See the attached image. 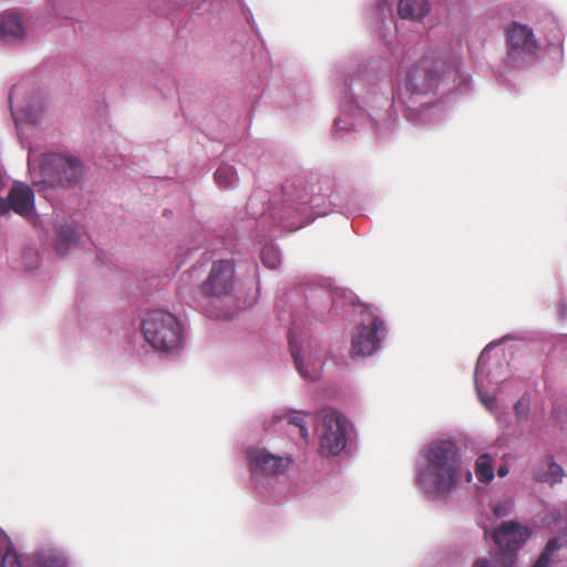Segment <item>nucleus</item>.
<instances>
[{
	"label": "nucleus",
	"instance_id": "nucleus-1",
	"mask_svg": "<svg viewBox=\"0 0 567 567\" xmlns=\"http://www.w3.org/2000/svg\"><path fill=\"white\" fill-rule=\"evenodd\" d=\"M426 470L424 478L435 493L452 491L461 480L463 473L466 483L472 482V473L463 471L462 458L456 444L451 440H435L431 442L424 453Z\"/></svg>",
	"mask_w": 567,
	"mask_h": 567
},
{
	"label": "nucleus",
	"instance_id": "nucleus-2",
	"mask_svg": "<svg viewBox=\"0 0 567 567\" xmlns=\"http://www.w3.org/2000/svg\"><path fill=\"white\" fill-rule=\"evenodd\" d=\"M142 331L147 343L158 352L175 354L185 346L184 327L171 312H148L142 321Z\"/></svg>",
	"mask_w": 567,
	"mask_h": 567
},
{
	"label": "nucleus",
	"instance_id": "nucleus-3",
	"mask_svg": "<svg viewBox=\"0 0 567 567\" xmlns=\"http://www.w3.org/2000/svg\"><path fill=\"white\" fill-rule=\"evenodd\" d=\"M441 79L442 63L426 56L410 68L404 87L411 94L424 95L436 89Z\"/></svg>",
	"mask_w": 567,
	"mask_h": 567
},
{
	"label": "nucleus",
	"instance_id": "nucleus-4",
	"mask_svg": "<svg viewBox=\"0 0 567 567\" xmlns=\"http://www.w3.org/2000/svg\"><path fill=\"white\" fill-rule=\"evenodd\" d=\"M507 54L512 61H524L537 55L540 45L533 30L517 22H513L506 30Z\"/></svg>",
	"mask_w": 567,
	"mask_h": 567
},
{
	"label": "nucleus",
	"instance_id": "nucleus-5",
	"mask_svg": "<svg viewBox=\"0 0 567 567\" xmlns=\"http://www.w3.org/2000/svg\"><path fill=\"white\" fill-rule=\"evenodd\" d=\"M247 460L254 477H276L282 475L292 462L288 456H278L265 449L248 450Z\"/></svg>",
	"mask_w": 567,
	"mask_h": 567
},
{
	"label": "nucleus",
	"instance_id": "nucleus-6",
	"mask_svg": "<svg viewBox=\"0 0 567 567\" xmlns=\"http://www.w3.org/2000/svg\"><path fill=\"white\" fill-rule=\"evenodd\" d=\"M234 286L235 264L231 260H218L213 264L202 291L205 296L220 298L230 295Z\"/></svg>",
	"mask_w": 567,
	"mask_h": 567
},
{
	"label": "nucleus",
	"instance_id": "nucleus-7",
	"mask_svg": "<svg viewBox=\"0 0 567 567\" xmlns=\"http://www.w3.org/2000/svg\"><path fill=\"white\" fill-rule=\"evenodd\" d=\"M323 413L320 447L334 455L346 446L347 420L333 410H327Z\"/></svg>",
	"mask_w": 567,
	"mask_h": 567
},
{
	"label": "nucleus",
	"instance_id": "nucleus-8",
	"mask_svg": "<svg viewBox=\"0 0 567 567\" xmlns=\"http://www.w3.org/2000/svg\"><path fill=\"white\" fill-rule=\"evenodd\" d=\"M384 332V322L379 317H374L370 324L358 328L357 334L352 339V355L373 354L380 347Z\"/></svg>",
	"mask_w": 567,
	"mask_h": 567
},
{
	"label": "nucleus",
	"instance_id": "nucleus-9",
	"mask_svg": "<svg viewBox=\"0 0 567 567\" xmlns=\"http://www.w3.org/2000/svg\"><path fill=\"white\" fill-rule=\"evenodd\" d=\"M34 192L23 183L14 184L6 198H0V216L14 212L21 217L30 216L34 210Z\"/></svg>",
	"mask_w": 567,
	"mask_h": 567
},
{
	"label": "nucleus",
	"instance_id": "nucleus-10",
	"mask_svg": "<svg viewBox=\"0 0 567 567\" xmlns=\"http://www.w3.org/2000/svg\"><path fill=\"white\" fill-rule=\"evenodd\" d=\"M42 172L45 176L43 184L53 188H69L71 185V157L50 154L44 158Z\"/></svg>",
	"mask_w": 567,
	"mask_h": 567
},
{
	"label": "nucleus",
	"instance_id": "nucleus-11",
	"mask_svg": "<svg viewBox=\"0 0 567 567\" xmlns=\"http://www.w3.org/2000/svg\"><path fill=\"white\" fill-rule=\"evenodd\" d=\"M530 536V529L517 522L503 523L493 533L495 544L507 553L515 551L522 547Z\"/></svg>",
	"mask_w": 567,
	"mask_h": 567
},
{
	"label": "nucleus",
	"instance_id": "nucleus-12",
	"mask_svg": "<svg viewBox=\"0 0 567 567\" xmlns=\"http://www.w3.org/2000/svg\"><path fill=\"white\" fill-rule=\"evenodd\" d=\"M281 189L285 199L295 204L296 209H300L301 206L312 204V197L307 189V183L301 177L286 181L282 184Z\"/></svg>",
	"mask_w": 567,
	"mask_h": 567
},
{
	"label": "nucleus",
	"instance_id": "nucleus-13",
	"mask_svg": "<svg viewBox=\"0 0 567 567\" xmlns=\"http://www.w3.org/2000/svg\"><path fill=\"white\" fill-rule=\"evenodd\" d=\"M532 474L535 481L553 486L561 482L564 471L553 458L545 457L534 464Z\"/></svg>",
	"mask_w": 567,
	"mask_h": 567
},
{
	"label": "nucleus",
	"instance_id": "nucleus-14",
	"mask_svg": "<svg viewBox=\"0 0 567 567\" xmlns=\"http://www.w3.org/2000/svg\"><path fill=\"white\" fill-rule=\"evenodd\" d=\"M24 37L21 17L16 11H6L0 20V38L20 40Z\"/></svg>",
	"mask_w": 567,
	"mask_h": 567
},
{
	"label": "nucleus",
	"instance_id": "nucleus-15",
	"mask_svg": "<svg viewBox=\"0 0 567 567\" xmlns=\"http://www.w3.org/2000/svg\"><path fill=\"white\" fill-rule=\"evenodd\" d=\"M289 344H290V351L291 355L295 360L296 367L300 375L307 380H317L320 377V370H321V363L320 360L317 359L316 361H311L308 364L305 362V358L300 354V350L292 340V338H289Z\"/></svg>",
	"mask_w": 567,
	"mask_h": 567
},
{
	"label": "nucleus",
	"instance_id": "nucleus-16",
	"mask_svg": "<svg viewBox=\"0 0 567 567\" xmlns=\"http://www.w3.org/2000/svg\"><path fill=\"white\" fill-rule=\"evenodd\" d=\"M430 11L427 0H400L398 12L402 19L421 20Z\"/></svg>",
	"mask_w": 567,
	"mask_h": 567
},
{
	"label": "nucleus",
	"instance_id": "nucleus-17",
	"mask_svg": "<svg viewBox=\"0 0 567 567\" xmlns=\"http://www.w3.org/2000/svg\"><path fill=\"white\" fill-rule=\"evenodd\" d=\"M475 475L482 483H489L494 478L493 460L488 454H482L477 457Z\"/></svg>",
	"mask_w": 567,
	"mask_h": 567
},
{
	"label": "nucleus",
	"instance_id": "nucleus-18",
	"mask_svg": "<svg viewBox=\"0 0 567 567\" xmlns=\"http://www.w3.org/2000/svg\"><path fill=\"white\" fill-rule=\"evenodd\" d=\"M560 548V544L557 538L548 540L543 551L538 556L537 560L532 567H549L553 560V556Z\"/></svg>",
	"mask_w": 567,
	"mask_h": 567
},
{
	"label": "nucleus",
	"instance_id": "nucleus-19",
	"mask_svg": "<svg viewBox=\"0 0 567 567\" xmlns=\"http://www.w3.org/2000/svg\"><path fill=\"white\" fill-rule=\"evenodd\" d=\"M474 567H514V557L511 554H502L491 559L480 558Z\"/></svg>",
	"mask_w": 567,
	"mask_h": 567
},
{
	"label": "nucleus",
	"instance_id": "nucleus-20",
	"mask_svg": "<svg viewBox=\"0 0 567 567\" xmlns=\"http://www.w3.org/2000/svg\"><path fill=\"white\" fill-rule=\"evenodd\" d=\"M215 181L220 187H229L231 186L236 179L237 175L235 168L229 165H223L217 168L215 172Z\"/></svg>",
	"mask_w": 567,
	"mask_h": 567
},
{
	"label": "nucleus",
	"instance_id": "nucleus-21",
	"mask_svg": "<svg viewBox=\"0 0 567 567\" xmlns=\"http://www.w3.org/2000/svg\"><path fill=\"white\" fill-rule=\"evenodd\" d=\"M261 260L264 265L269 269H276L280 262V252L272 245H265L260 252Z\"/></svg>",
	"mask_w": 567,
	"mask_h": 567
},
{
	"label": "nucleus",
	"instance_id": "nucleus-22",
	"mask_svg": "<svg viewBox=\"0 0 567 567\" xmlns=\"http://www.w3.org/2000/svg\"><path fill=\"white\" fill-rule=\"evenodd\" d=\"M305 414L301 412H296L292 414H288L286 416H279V419H286L289 424H293L299 429V434L303 440L309 437V432L303 421Z\"/></svg>",
	"mask_w": 567,
	"mask_h": 567
},
{
	"label": "nucleus",
	"instance_id": "nucleus-23",
	"mask_svg": "<svg viewBox=\"0 0 567 567\" xmlns=\"http://www.w3.org/2000/svg\"><path fill=\"white\" fill-rule=\"evenodd\" d=\"M70 249H71V237L65 230H62L55 241V250L61 256H65V255H68Z\"/></svg>",
	"mask_w": 567,
	"mask_h": 567
},
{
	"label": "nucleus",
	"instance_id": "nucleus-24",
	"mask_svg": "<svg viewBox=\"0 0 567 567\" xmlns=\"http://www.w3.org/2000/svg\"><path fill=\"white\" fill-rule=\"evenodd\" d=\"M40 567H66L65 560L58 555H47L39 559Z\"/></svg>",
	"mask_w": 567,
	"mask_h": 567
},
{
	"label": "nucleus",
	"instance_id": "nucleus-25",
	"mask_svg": "<svg viewBox=\"0 0 567 567\" xmlns=\"http://www.w3.org/2000/svg\"><path fill=\"white\" fill-rule=\"evenodd\" d=\"M1 567H22L19 556L12 548H8L2 557Z\"/></svg>",
	"mask_w": 567,
	"mask_h": 567
},
{
	"label": "nucleus",
	"instance_id": "nucleus-26",
	"mask_svg": "<svg viewBox=\"0 0 567 567\" xmlns=\"http://www.w3.org/2000/svg\"><path fill=\"white\" fill-rule=\"evenodd\" d=\"M513 507V503L511 501H504L495 505L494 515L496 517H505L507 516Z\"/></svg>",
	"mask_w": 567,
	"mask_h": 567
},
{
	"label": "nucleus",
	"instance_id": "nucleus-27",
	"mask_svg": "<svg viewBox=\"0 0 567 567\" xmlns=\"http://www.w3.org/2000/svg\"><path fill=\"white\" fill-rule=\"evenodd\" d=\"M21 90H22V86L21 85H17V87H12L11 92H10V95H9V101H10V104H12V100H13V96L17 94L19 95L21 93Z\"/></svg>",
	"mask_w": 567,
	"mask_h": 567
},
{
	"label": "nucleus",
	"instance_id": "nucleus-28",
	"mask_svg": "<svg viewBox=\"0 0 567 567\" xmlns=\"http://www.w3.org/2000/svg\"><path fill=\"white\" fill-rule=\"evenodd\" d=\"M508 474V467L506 465H502L497 470V475L499 477H505Z\"/></svg>",
	"mask_w": 567,
	"mask_h": 567
},
{
	"label": "nucleus",
	"instance_id": "nucleus-29",
	"mask_svg": "<svg viewBox=\"0 0 567 567\" xmlns=\"http://www.w3.org/2000/svg\"><path fill=\"white\" fill-rule=\"evenodd\" d=\"M72 165H73V175H74V174H75V171H76V168H78V166H79V162H78V159H75L74 157H73Z\"/></svg>",
	"mask_w": 567,
	"mask_h": 567
},
{
	"label": "nucleus",
	"instance_id": "nucleus-30",
	"mask_svg": "<svg viewBox=\"0 0 567 567\" xmlns=\"http://www.w3.org/2000/svg\"><path fill=\"white\" fill-rule=\"evenodd\" d=\"M482 401H483V402L485 403V405H486V406H488V408H489V405L494 402V400H493V399H489V400H487V399H486V400H485V399H482Z\"/></svg>",
	"mask_w": 567,
	"mask_h": 567
},
{
	"label": "nucleus",
	"instance_id": "nucleus-31",
	"mask_svg": "<svg viewBox=\"0 0 567 567\" xmlns=\"http://www.w3.org/2000/svg\"><path fill=\"white\" fill-rule=\"evenodd\" d=\"M560 311H561V317H565V316H566V309H565V307H564V306L561 307V310H560Z\"/></svg>",
	"mask_w": 567,
	"mask_h": 567
}]
</instances>
